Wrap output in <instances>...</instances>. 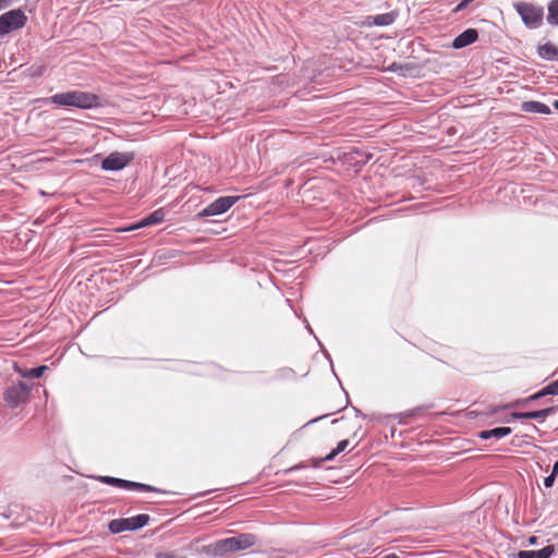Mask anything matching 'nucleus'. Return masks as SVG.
I'll return each mask as SVG.
<instances>
[{
  "label": "nucleus",
  "instance_id": "15",
  "mask_svg": "<svg viewBox=\"0 0 558 558\" xmlns=\"http://www.w3.org/2000/svg\"><path fill=\"white\" fill-rule=\"evenodd\" d=\"M538 54L547 60H557L558 48L551 44H545L538 48Z\"/></svg>",
  "mask_w": 558,
  "mask_h": 558
},
{
  "label": "nucleus",
  "instance_id": "8",
  "mask_svg": "<svg viewBox=\"0 0 558 558\" xmlns=\"http://www.w3.org/2000/svg\"><path fill=\"white\" fill-rule=\"evenodd\" d=\"M133 160V154L113 151L101 162L106 171H119L125 168Z\"/></svg>",
  "mask_w": 558,
  "mask_h": 558
},
{
  "label": "nucleus",
  "instance_id": "32",
  "mask_svg": "<svg viewBox=\"0 0 558 558\" xmlns=\"http://www.w3.org/2000/svg\"><path fill=\"white\" fill-rule=\"evenodd\" d=\"M554 474H558V460L555 462L553 466Z\"/></svg>",
  "mask_w": 558,
  "mask_h": 558
},
{
  "label": "nucleus",
  "instance_id": "37",
  "mask_svg": "<svg viewBox=\"0 0 558 558\" xmlns=\"http://www.w3.org/2000/svg\"><path fill=\"white\" fill-rule=\"evenodd\" d=\"M173 253H174L173 251H170V257L174 256Z\"/></svg>",
  "mask_w": 558,
  "mask_h": 558
},
{
  "label": "nucleus",
  "instance_id": "7",
  "mask_svg": "<svg viewBox=\"0 0 558 558\" xmlns=\"http://www.w3.org/2000/svg\"><path fill=\"white\" fill-rule=\"evenodd\" d=\"M239 199L240 196H221L205 207L199 213V216L207 217L223 214L229 210Z\"/></svg>",
  "mask_w": 558,
  "mask_h": 558
},
{
  "label": "nucleus",
  "instance_id": "13",
  "mask_svg": "<svg viewBox=\"0 0 558 558\" xmlns=\"http://www.w3.org/2000/svg\"><path fill=\"white\" fill-rule=\"evenodd\" d=\"M522 110L525 112H534V113H542V114H549L550 108L541 101H524L522 104Z\"/></svg>",
  "mask_w": 558,
  "mask_h": 558
},
{
  "label": "nucleus",
  "instance_id": "24",
  "mask_svg": "<svg viewBox=\"0 0 558 558\" xmlns=\"http://www.w3.org/2000/svg\"><path fill=\"white\" fill-rule=\"evenodd\" d=\"M348 445H349V440H347V439L341 440L335 448L336 452L340 453V452L344 451L347 449Z\"/></svg>",
  "mask_w": 558,
  "mask_h": 558
},
{
  "label": "nucleus",
  "instance_id": "20",
  "mask_svg": "<svg viewBox=\"0 0 558 558\" xmlns=\"http://www.w3.org/2000/svg\"><path fill=\"white\" fill-rule=\"evenodd\" d=\"M46 369H47V366H39V367L31 368L26 373H24L23 376L31 377V378H39L43 376V374Z\"/></svg>",
  "mask_w": 558,
  "mask_h": 558
},
{
  "label": "nucleus",
  "instance_id": "9",
  "mask_svg": "<svg viewBox=\"0 0 558 558\" xmlns=\"http://www.w3.org/2000/svg\"><path fill=\"white\" fill-rule=\"evenodd\" d=\"M477 38L478 32L475 28H468L453 39L452 47L454 49H461L475 43Z\"/></svg>",
  "mask_w": 558,
  "mask_h": 558
},
{
  "label": "nucleus",
  "instance_id": "14",
  "mask_svg": "<svg viewBox=\"0 0 558 558\" xmlns=\"http://www.w3.org/2000/svg\"><path fill=\"white\" fill-rule=\"evenodd\" d=\"M511 433L510 427H496L493 429L482 430L478 433V437L482 439H489V438H501L505 436H508Z\"/></svg>",
  "mask_w": 558,
  "mask_h": 558
},
{
  "label": "nucleus",
  "instance_id": "23",
  "mask_svg": "<svg viewBox=\"0 0 558 558\" xmlns=\"http://www.w3.org/2000/svg\"><path fill=\"white\" fill-rule=\"evenodd\" d=\"M557 474H554V471H551V474L548 475L547 477H545L544 480V484L546 487H551L555 483V478H556Z\"/></svg>",
  "mask_w": 558,
  "mask_h": 558
},
{
  "label": "nucleus",
  "instance_id": "26",
  "mask_svg": "<svg viewBox=\"0 0 558 558\" xmlns=\"http://www.w3.org/2000/svg\"><path fill=\"white\" fill-rule=\"evenodd\" d=\"M98 480L105 484L112 485L114 484L116 477L111 476H99Z\"/></svg>",
  "mask_w": 558,
  "mask_h": 558
},
{
  "label": "nucleus",
  "instance_id": "18",
  "mask_svg": "<svg viewBox=\"0 0 558 558\" xmlns=\"http://www.w3.org/2000/svg\"><path fill=\"white\" fill-rule=\"evenodd\" d=\"M372 19H373V24H375L377 26H386V25H390L395 21L396 14L392 12H389V13L375 15Z\"/></svg>",
  "mask_w": 558,
  "mask_h": 558
},
{
  "label": "nucleus",
  "instance_id": "19",
  "mask_svg": "<svg viewBox=\"0 0 558 558\" xmlns=\"http://www.w3.org/2000/svg\"><path fill=\"white\" fill-rule=\"evenodd\" d=\"M547 22L550 25H558V0H551L549 2Z\"/></svg>",
  "mask_w": 558,
  "mask_h": 558
},
{
  "label": "nucleus",
  "instance_id": "35",
  "mask_svg": "<svg viewBox=\"0 0 558 558\" xmlns=\"http://www.w3.org/2000/svg\"><path fill=\"white\" fill-rule=\"evenodd\" d=\"M41 73H43V70H41V69H39V70L36 72V75H41Z\"/></svg>",
  "mask_w": 558,
  "mask_h": 558
},
{
  "label": "nucleus",
  "instance_id": "36",
  "mask_svg": "<svg viewBox=\"0 0 558 558\" xmlns=\"http://www.w3.org/2000/svg\"><path fill=\"white\" fill-rule=\"evenodd\" d=\"M173 253H174L173 251H170V257L174 256Z\"/></svg>",
  "mask_w": 558,
  "mask_h": 558
},
{
  "label": "nucleus",
  "instance_id": "25",
  "mask_svg": "<svg viewBox=\"0 0 558 558\" xmlns=\"http://www.w3.org/2000/svg\"><path fill=\"white\" fill-rule=\"evenodd\" d=\"M526 412H512L510 417L513 420H526Z\"/></svg>",
  "mask_w": 558,
  "mask_h": 558
},
{
  "label": "nucleus",
  "instance_id": "31",
  "mask_svg": "<svg viewBox=\"0 0 558 558\" xmlns=\"http://www.w3.org/2000/svg\"><path fill=\"white\" fill-rule=\"evenodd\" d=\"M10 3V0H0V9L7 7Z\"/></svg>",
  "mask_w": 558,
  "mask_h": 558
},
{
  "label": "nucleus",
  "instance_id": "11",
  "mask_svg": "<svg viewBox=\"0 0 558 558\" xmlns=\"http://www.w3.org/2000/svg\"><path fill=\"white\" fill-rule=\"evenodd\" d=\"M113 486L119 487V488L136 489V490H143V492H159V489H157L154 486L137 483V482H131V481H126V480H122V478H118V477H116Z\"/></svg>",
  "mask_w": 558,
  "mask_h": 558
},
{
  "label": "nucleus",
  "instance_id": "12",
  "mask_svg": "<svg viewBox=\"0 0 558 558\" xmlns=\"http://www.w3.org/2000/svg\"><path fill=\"white\" fill-rule=\"evenodd\" d=\"M555 553L554 545H547L539 550H520L517 558H549Z\"/></svg>",
  "mask_w": 558,
  "mask_h": 558
},
{
  "label": "nucleus",
  "instance_id": "34",
  "mask_svg": "<svg viewBox=\"0 0 558 558\" xmlns=\"http://www.w3.org/2000/svg\"><path fill=\"white\" fill-rule=\"evenodd\" d=\"M553 105L556 109H558V100H555Z\"/></svg>",
  "mask_w": 558,
  "mask_h": 558
},
{
  "label": "nucleus",
  "instance_id": "2",
  "mask_svg": "<svg viewBox=\"0 0 558 558\" xmlns=\"http://www.w3.org/2000/svg\"><path fill=\"white\" fill-rule=\"evenodd\" d=\"M255 535L244 533L234 537L220 539L209 545V551L213 556H223L229 553L250 548L255 545Z\"/></svg>",
  "mask_w": 558,
  "mask_h": 558
},
{
  "label": "nucleus",
  "instance_id": "17",
  "mask_svg": "<svg viewBox=\"0 0 558 558\" xmlns=\"http://www.w3.org/2000/svg\"><path fill=\"white\" fill-rule=\"evenodd\" d=\"M546 393H543V389L539 390L538 392L525 398V399H520V400H517L514 402H511V403H507L505 404V408H517V407H526L531 401L533 400H537L539 398H543L545 397Z\"/></svg>",
  "mask_w": 558,
  "mask_h": 558
},
{
  "label": "nucleus",
  "instance_id": "30",
  "mask_svg": "<svg viewBox=\"0 0 558 558\" xmlns=\"http://www.w3.org/2000/svg\"><path fill=\"white\" fill-rule=\"evenodd\" d=\"M529 543H530L531 545H535V544H537V537H536V536H531V537L529 538Z\"/></svg>",
  "mask_w": 558,
  "mask_h": 558
},
{
  "label": "nucleus",
  "instance_id": "4",
  "mask_svg": "<svg viewBox=\"0 0 558 558\" xmlns=\"http://www.w3.org/2000/svg\"><path fill=\"white\" fill-rule=\"evenodd\" d=\"M27 23V16L21 9H14L0 15V35H7L13 31L23 28Z\"/></svg>",
  "mask_w": 558,
  "mask_h": 558
},
{
  "label": "nucleus",
  "instance_id": "27",
  "mask_svg": "<svg viewBox=\"0 0 558 558\" xmlns=\"http://www.w3.org/2000/svg\"><path fill=\"white\" fill-rule=\"evenodd\" d=\"M504 409H506L505 405L490 407L489 410L487 411V415H494L498 411L504 410Z\"/></svg>",
  "mask_w": 558,
  "mask_h": 558
},
{
  "label": "nucleus",
  "instance_id": "21",
  "mask_svg": "<svg viewBox=\"0 0 558 558\" xmlns=\"http://www.w3.org/2000/svg\"><path fill=\"white\" fill-rule=\"evenodd\" d=\"M543 393L556 396L558 395V379L543 388Z\"/></svg>",
  "mask_w": 558,
  "mask_h": 558
},
{
  "label": "nucleus",
  "instance_id": "33",
  "mask_svg": "<svg viewBox=\"0 0 558 558\" xmlns=\"http://www.w3.org/2000/svg\"><path fill=\"white\" fill-rule=\"evenodd\" d=\"M385 558H399V556H397L396 554H390L387 555Z\"/></svg>",
  "mask_w": 558,
  "mask_h": 558
},
{
  "label": "nucleus",
  "instance_id": "22",
  "mask_svg": "<svg viewBox=\"0 0 558 558\" xmlns=\"http://www.w3.org/2000/svg\"><path fill=\"white\" fill-rule=\"evenodd\" d=\"M337 454H339L338 452H336V450L333 449L330 453H328L325 458L320 459V460H316L314 462V465L315 466H319L320 463L323 461H331Z\"/></svg>",
  "mask_w": 558,
  "mask_h": 558
},
{
  "label": "nucleus",
  "instance_id": "10",
  "mask_svg": "<svg viewBox=\"0 0 558 558\" xmlns=\"http://www.w3.org/2000/svg\"><path fill=\"white\" fill-rule=\"evenodd\" d=\"M165 219V210L162 208H159L151 214H149L146 218H144L140 223L132 226L130 228L123 229L122 231H130L134 230L141 227L157 225L162 222Z\"/></svg>",
  "mask_w": 558,
  "mask_h": 558
},
{
  "label": "nucleus",
  "instance_id": "28",
  "mask_svg": "<svg viewBox=\"0 0 558 558\" xmlns=\"http://www.w3.org/2000/svg\"><path fill=\"white\" fill-rule=\"evenodd\" d=\"M156 558H185V557H180V556H177L172 553H165V554H158L156 556Z\"/></svg>",
  "mask_w": 558,
  "mask_h": 558
},
{
  "label": "nucleus",
  "instance_id": "29",
  "mask_svg": "<svg viewBox=\"0 0 558 558\" xmlns=\"http://www.w3.org/2000/svg\"><path fill=\"white\" fill-rule=\"evenodd\" d=\"M169 254H168V252L166 250H158L157 253H156L155 258L160 260L161 258H163V257H166Z\"/></svg>",
  "mask_w": 558,
  "mask_h": 558
},
{
  "label": "nucleus",
  "instance_id": "5",
  "mask_svg": "<svg viewBox=\"0 0 558 558\" xmlns=\"http://www.w3.org/2000/svg\"><path fill=\"white\" fill-rule=\"evenodd\" d=\"M148 521H149L148 514H138V515H135L132 518L117 519V520H112L109 523V530L112 533H120L123 531H134V530L141 529L144 525H146L148 523Z\"/></svg>",
  "mask_w": 558,
  "mask_h": 558
},
{
  "label": "nucleus",
  "instance_id": "3",
  "mask_svg": "<svg viewBox=\"0 0 558 558\" xmlns=\"http://www.w3.org/2000/svg\"><path fill=\"white\" fill-rule=\"evenodd\" d=\"M513 8L527 27L537 28L542 25L544 16L542 7L531 2L518 1L513 3Z\"/></svg>",
  "mask_w": 558,
  "mask_h": 558
},
{
  "label": "nucleus",
  "instance_id": "6",
  "mask_svg": "<svg viewBox=\"0 0 558 558\" xmlns=\"http://www.w3.org/2000/svg\"><path fill=\"white\" fill-rule=\"evenodd\" d=\"M31 388L24 381H19L17 385L10 386L4 391V401L11 408H16L21 403L27 401Z\"/></svg>",
  "mask_w": 558,
  "mask_h": 558
},
{
  "label": "nucleus",
  "instance_id": "16",
  "mask_svg": "<svg viewBox=\"0 0 558 558\" xmlns=\"http://www.w3.org/2000/svg\"><path fill=\"white\" fill-rule=\"evenodd\" d=\"M557 408L556 407H549V408H546V409H543V410H538V411H530V412H526V420H545L548 415H551L556 412Z\"/></svg>",
  "mask_w": 558,
  "mask_h": 558
},
{
  "label": "nucleus",
  "instance_id": "1",
  "mask_svg": "<svg viewBox=\"0 0 558 558\" xmlns=\"http://www.w3.org/2000/svg\"><path fill=\"white\" fill-rule=\"evenodd\" d=\"M47 101L60 107H74L78 109H92L99 105V98L96 94L83 90L54 94Z\"/></svg>",
  "mask_w": 558,
  "mask_h": 558
}]
</instances>
